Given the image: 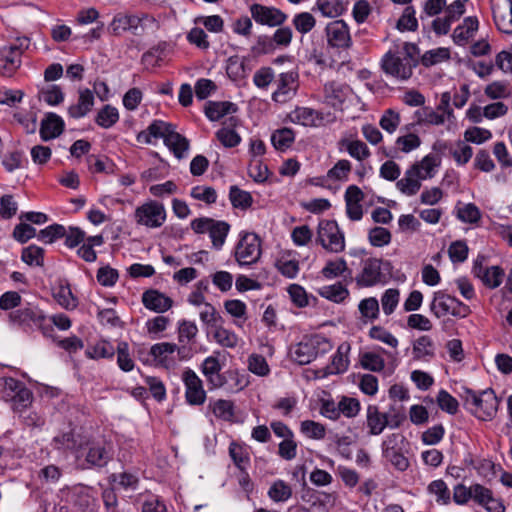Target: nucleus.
I'll return each mask as SVG.
<instances>
[{
  "label": "nucleus",
  "instance_id": "obj_1",
  "mask_svg": "<svg viewBox=\"0 0 512 512\" xmlns=\"http://www.w3.org/2000/svg\"><path fill=\"white\" fill-rule=\"evenodd\" d=\"M419 65V47L416 43L404 42L395 45L381 59V69L386 75L400 81H406L413 75Z\"/></svg>",
  "mask_w": 512,
  "mask_h": 512
},
{
  "label": "nucleus",
  "instance_id": "obj_2",
  "mask_svg": "<svg viewBox=\"0 0 512 512\" xmlns=\"http://www.w3.org/2000/svg\"><path fill=\"white\" fill-rule=\"evenodd\" d=\"M114 445L104 436L88 437L84 449L77 454L76 460L82 470L100 471L114 460Z\"/></svg>",
  "mask_w": 512,
  "mask_h": 512
},
{
  "label": "nucleus",
  "instance_id": "obj_3",
  "mask_svg": "<svg viewBox=\"0 0 512 512\" xmlns=\"http://www.w3.org/2000/svg\"><path fill=\"white\" fill-rule=\"evenodd\" d=\"M464 405L478 419L487 421L496 415L499 400L493 389L488 388L479 393L472 389L465 388L462 394Z\"/></svg>",
  "mask_w": 512,
  "mask_h": 512
},
{
  "label": "nucleus",
  "instance_id": "obj_4",
  "mask_svg": "<svg viewBox=\"0 0 512 512\" xmlns=\"http://www.w3.org/2000/svg\"><path fill=\"white\" fill-rule=\"evenodd\" d=\"M190 226L196 234L208 233L215 250H220L223 247L230 231V225L226 221L209 217L195 218L191 221Z\"/></svg>",
  "mask_w": 512,
  "mask_h": 512
},
{
  "label": "nucleus",
  "instance_id": "obj_5",
  "mask_svg": "<svg viewBox=\"0 0 512 512\" xmlns=\"http://www.w3.org/2000/svg\"><path fill=\"white\" fill-rule=\"evenodd\" d=\"M262 255L261 240L255 233H243L235 247L234 257L240 266H251Z\"/></svg>",
  "mask_w": 512,
  "mask_h": 512
},
{
  "label": "nucleus",
  "instance_id": "obj_6",
  "mask_svg": "<svg viewBox=\"0 0 512 512\" xmlns=\"http://www.w3.org/2000/svg\"><path fill=\"white\" fill-rule=\"evenodd\" d=\"M430 310L437 318L444 317L448 314L464 318L470 313L469 306L463 304L457 298L448 295L444 291L434 292L433 300L430 304Z\"/></svg>",
  "mask_w": 512,
  "mask_h": 512
},
{
  "label": "nucleus",
  "instance_id": "obj_7",
  "mask_svg": "<svg viewBox=\"0 0 512 512\" xmlns=\"http://www.w3.org/2000/svg\"><path fill=\"white\" fill-rule=\"evenodd\" d=\"M321 346L323 353L332 348L327 338L320 335L312 336L308 340L298 343L291 351V357L299 365L309 364L317 357L318 349Z\"/></svg>",
  "mask_w": 512,
  "mask_h": 512
},
{
  "label": "nucleus",
  "instance_id": "obj_8",
  "mask_svg": "<svg viewBox=\"0 0 512 512\" xmlns=\"http://www.w3.org/2000/svg\"><path fill=\"white\" fill-rule=\"evenodd\" d=\"M317 241L322 247L332 253L345 249L344 235L335 220H323L318 225Z\"/></svg>",
  "mask_w": 512,
  "mask_h": 512
},
{
  "label": "nucleus",
  "instance_id": "obj_9",
  "mask_svg": "<svg viewBox=\"0 0 512 512\" xmlns=\"http://www.w3.org/2000/svg\"><path fill=\"white\" fill-rule=\"evenodd\" d=\"M177 352L179 360H189L193 357L192 347L187 345H177L171 342L156 343L151 346L147 355L152 356L157 365L168 367L171 363L169 355Z\"/></svg>",
  "mask_w": 512,
  "mask_h": 512
},
{
  "label": "nucleus",
  "instance_id": "obj_10",
  "mask_svg": "<svg viewBox=\"0 0 512 512\" xmlns=\"http://www.w3.org/2000/svg\"><path fill=\"white\" fill-rule=\"evenodd\" d=\"M366 424L369 435H380L385 428L397 429L403 424L402 414H393L392 419L380 412L377 405H368L366 412Z\"/></svg>",
  "mask_w": 512,
  "mask_h": 512
},
{
  "label": "nucleus",
  "instance_id": "obj_11",
  "mask_svg": "<svg viewBox=\"0 0 512 512\" xmlns=\"http://www.w3.org/2000/svg\"><path fill=\"white\" fill-rule=\"evenodd\" d=\"M134 218L138 225L159 228L166 220V211L162 203L149 201L136 208Z\"/></svg>",
  "mask_w": 512,
  "mask_h": 512
},
{
  "label": "nucleus",
  "instance_id": "obj_12",
  "mask_svg": "<svg viewBox=\"0 0 512 512\" xmlns=\"http://www.w3.org/2000/svg\"><path fill=\"white\" fill-rule=\"evenodd\" d=\"M182 381L185 386V400L191 406H200L206 401V391L203 381L190 368H186L182 373Z\"/></svg>",
  "mask_w": 512,
  "mask_h": 512
},
{
  "label": "nucleus",
  "instance_id": "obj_13",
  "mask_svg": "<svg viewBox=\"0 0 512 512\" xmlns=\"http://www.w3.org/2000/svg\"><path fill=\"white\" fill-rule=\"evenodd\" d=\"M252 19L260 24L269 27L281 26L287 20V14L282 10L262 4L254 3L250 6Z\"/></svg>",
  "mask_w": 512,
  "mask_h": 512
},
{
  "label": "nucleus",
  "instance_id": "obj_14",
  "mask_svg": "<svg viewBox=\"0 0 512 512\" xmlns=\"http://www.w3.org/2000/svg\"><path fill=\"white\" fill-rule=\"evenodd\" d=\"M144 18H146V15L139 17L137 15L119 13L114 16L108 30L114 36H120L124 32H131L133 35L139 36L144 32L142 25Z\"/></svg>",
  "mask_w": 512,
  "mask_h": 512
},
{
  "label": "nucleus",
  "instance_id": "obj_15",
  "mask_svg": "<svg viewBox=\"0 0 512 512\" xmlns=\"http://www.w3.org/2000/svg\"><path fill=\"white\" fill-rule=\"evenodd\" d=\"M328 45L337 49H349L352 38L348 25L343 20H335L325 28Z\"/></svg>",
  "mask_w": 512,
  "mask_h": 512
},
{
  "label": "nucleus",
  "instance_id": "obj_16",
  "mask_svg": "<svg viewBox=\"0 0 512 512\" xmlns=\"http://www.w3.org/2000/svg\"><path fill=\"white\" fill-rule=\"evenodd\" d=\"M200 370L206 378L210 389L222 388L227 384L226 372L221 373L222 366L216 356L212 355L205 358Z\"/></svg>",
  "mask_w": 512,
  "mask_h": 512
},
{
  "label": "nucleus",
  "instance_id": "obj_17",
  "mask_svg": "<svg viewBox=\"0 0 512 512\" xmlns=\"http://www.w3.org/2000/svg\"><path fill=\"white\" fill-rule=\"evenodd\" d=\"M8 317L9 321L13 324L29 328L37 327L42 329L44 334L46 333L43 326L45 316L42 311L37 308L26 307L18 309L9 313Z\"/></svg>",
  "mask_w": 512,
  "mask_h": 512
},
{
  "label": "nucleus",
  "instance_id": "obj_18",
  "mask_svg": "<svg viewBox=\"0 0 512 512\" xmlns=\"http://www.w3.org/2000/svg\"><path fill=\"white\" fill-rule=\"evenodd\" d=\"M484 260L485 258L483 256L477 257L472 267V273L475 277L479 278L485 286L496 288L501 284L504 272L498 266H492L490 268L484 267Z\"/></svg>",
  "mask_w": 512,
  "mask_h": 512
},
{
  "label": "nucleus",
  "instance_id": "obj_19",
  "mask_svg": "<svg viewBox=\"0 0 512 512\" xmlns=\"http://www.w3.org/2000/svg\"><path fill=\"white\" fill-rule=\"evenodd\" d=\"M86 438L87 436L70 430L56 435L52 440V445L58 451H70L77 456L84 449Z\"/></svg>",
  "mask_w": 512,
  "mask_h": 512
},
{
  "label": "nucleus",
  "instance_id": "obj_20",
  "mask_svg": "<svg viewBox=\"0 0 512 512\" xmlns=\"http://www.w3.org/2000/svg\"><path fill=\"white\" fill-rule=\"evenodd\" d=\"M493 19L497 28L512 33V0H491Z\"/></svg>",
  "mask_w": 512,
  "mask_h": 512
},
{
  "label": "nucleus",
  "instance_id": "obj_21",
  "mask_svg": "<svg viewBox=\"0 0 512 512\" xmlns=\"http://www.w3.org/2000/svg\"><path fill=\"white\" fill-rule=\"evenodd\" d=\"M297 72H285L279 75L277 89L272 94V100L277 103H286L297 90Z\"/></svg>",
  "mask_w": 512,
  "mask_h": 512
},
{
  "label": "nucleus",
  "instance_id": "obj_22",
  "mask_svg": "<svg viewBox=\"0 0 512 512\" xmlns=\"http://www.w3.org/2000/svg\"><path fill=\"white\" fill-rule=\"evenodd\" d=\"M382 261L377 258H368L364 262L361 273L356 277V283L360 287H371L381 281Z\"/></svg>",
  "mask_w": 512,
  "mask_h": 512
},
{
  "label": "nucleus",
  "instance_id": "obj_23",
  "mask_svg": "<svg viewBox=\"0 0 512 512\" xmlns=\"http://www.w3.org/2000/svg\"><path fill=\"white\" fill-rule=\"evenodd\" d=\"M143 305L154 312L163 313L173 305V300L158 290L150 289L142 294Z\"/></svg>",
  "mask_w": 512,
  "mask_h": 512
},
{
  "label": "nucleus",
  "instance_id": "obj_24",
  "mask_svg": "<svg viewBox=\"0 0 512 512\" xmlns=\"http://www.w3.org/2000/svg\"><path fill=\"white\" fill-rule=\"evenodd\" d=\"M64 130V121L55 113H48L41 121L40 136L43 141L58 137Z\"/></svg>",
  "mask_w": 512,
  "mask_h": 512
},
{
  "label": "nucleus",
  "instance_id": "obj_25",
  "mask_svg": "<svg viewBox=\"0 0 512 512\" xmlns=\"http://www.w3.org/2000/svg\"><path fill=\"white\" fill-rule=\"evenodd\" d=\"M237 110V105L230 101H207L204 107V113L210 121H218Z\"/></svg>",
  "mask_w": 512,
  "mask_h": 512
},
{
  "label": "nucleus",
  "instance_id": "obj_26",
  "mask_svg": "<svg viewBox=\"0 0 512 512\" xmlns=\"http://www.w3.org/2000/svg\"><path fill=\"white\" fill-rule=\"evenodd\" d=\"M93 105V92L88 88L80 89L78 102L68 108V114L75 119L82 118L91 111Z\"/></svg>",
  "mask_w": 512,
  "mask_h": 512
},
{
  "label": "nucleus",
  "instance_id": "obj_27",
  "mask_svg": "<svg viewBox=\"0 0 512 512\" xmlns=\"http://www.w3.org/2000/svg\"><path fill=\"white\" fill-rule=\"evenodd\" d=\"M21 66V56L9 46L0 49V73L5 77H11Z\"/></svg>",
  "mask_w": 512,
  "mask_h": 512
},
{
  "label": "nucleus",
  "instance_id": "obj_28",
  "mask_svg": "<svg viewBox=\"0 0 512 512\" xmlns=\"http://www.w3.org/2000/svg\"><path fill=\"white\" fill-rule=\"evenodd\" d=\"M249 59L234 55L228 58L226 65V73L233 81L245 79L251 71L248 67Z\"/></svg>",
  "mask_w": 512,
  "mask_h": 512
},
{
  "label": "nucleus",
  "instance_id": "obj_29",
  "mask_svg": "<svg viewBox=\"0 0 512 512\" xmlns=\"http://www.w3.org/2000/svg\"><path fill=\"white\" fill-rule=\"evenodd\" d=\"M420 171H417V166H411L406 172L405 176L398 180L396 183L397 188L408 196L415 195L420 187Z\"/></svg>",
  "mask_w": 512,
  "mask_h": 512
},
{
  "label": "nucleus",
  "instance_id": "obj_30",
  "mask_svg": "<svg viewBox=\"0 0 512 512\" xmlns=\"http://www.w3.org/2000/svg\"><path fill=\"white\" fill-rule=\"evenodd\" d=\"M479 22L476 17H466L463 23L454 29L453 41L457 45H465L478 30Z\"/></svg>",
  "mask_w": 512,
  "mask_h": 512
},
{
  "label": "nucleus",
  "instance_id": "obj_31",
  "mask_svg": "<svg viewBox=\"0 0 512 512\" xmlns=\"http://www.w3.org/2000/svg\"><path fill=\"white\" fill-rule=\"evenodd\" d=\"M351 350V346L348 342L341 343L335 355L332 357L331 366H328V374H339L343 373L348 369L349 358L348 353Z\"/></svg>",
  "mask_w": 512,
  "mask_h": 512
},
{
  "label": "nucleus",
  "instance_id": "obj_32",
  "mask_svg": "<svg viewBox=\"0 0 512 512\" xmlns=\"http://www.w3.org/2000/svg\"><path fill=\"white\" fill-rule=\"evenodd\" d=\"M164 144L173 152L174 156L181 159L189 149V140L176 132L174 127L165 135Z\"/></svg>",
  "mask_w": 512,
  "mask_h": 512
},
{
  "label": "nucleus",
  "instance_id": "obj_33",
  "mask_svg": "<svg viewBox=\"0 0 512 512\" xmlns=\"http://www.w3.org/2000/svg\"><path fill=\"white\" fill-rule=\"evenodd\" d=\"M198 327L194 321L182 319L177 323V338L180 345L191 347L196 342Z\"/></svg>",
  "mask_w": 512,
  "mask_h": 512
},
{
  "label": "nucleus",
  "instance_id": "obj_34",
  "mask_svg": "<svg viewBox=\"0 0 512 512\" xmlns=\"http://www.w3.org/2000/svg\"><path fill=\"white\" fill-rule=\"evenodd\" d=\"M318 294L334 303H343L349 297V290L341 282L333 285H325L318 289Z\"/></svg>",
  "mask_w": 512,
  "mask_h": 512
},
{
  "label": "nucleus",
  "instance_id": "obj_35",
  "mask_svg": "<svg viewBox=\"0 0 512 512\" xmlns=\"http://www.w3.org/2000/svg\"><path fill=\"white\" fill-rule=\"evenodd\" d=\"M450 59V49L446 47H439L426 51L421 55L419 51V64L425 68L432 67Z\"/></svg>",
  "mask_w": 512,
  "mask_h": 512
},
{
  "label": "nucleus",
  "instance_id": "obj_36",
  "mask_svg": "<svg viewBox=\"0 0 512 512\" xmlns=\"http://www.w3.org/2000/svg\"><path fill=\"white\" fill-rule=\"evenodd\" d=\"M413 355L414 359L427 360L435 355V345L433 340L427 336H420L413 343Z\"/></svg>",
  "mask_w": 512,
  "mask_h": 512
},
{
  "label": "nucleus",
  "instance_id": "obj_37",
  "mask_svg": "<svg viewBox=\"0 0 512 512\" xmlns=\"http://www.w3.org/2000/svg\"><path fill=\"white\" fill-rule=\"evenodd\" d=\"M209 407L216 418L232 421L235 415V405L231 400L218 399L210 402Z\"/></svg>",
  "mask_w": 512,
  "mask_h": 512
},
{
  "label": "nucleus",
  "instance_id": "obj_38",
  "mask_svg": "<svg viewBox=\"0 0 512 512\" xmlns=\"http://www.w3.org/2000/svg\"><path fill=\"white\" fill-rule=\"evenodd\" d=\"M340 144L345 147L351 157L358 161L365 160L371 155L368 146L363 141L342 139Z\"/></svg>",
  "mask_w": 512,
  "mask_h": 512
},
{
  "label": "nucleus",
  "instance_id": "obj_39",
  "mask_svg": "<svg viewBox=\"0 0 512 512\" xmlns=\"http://www.w3.org/2000/svg\"><path fill=\"white\" fill-rule=\"evenodd\" d=\"M229 455L237 468L244 472L250 464V457L247 449L235 441L229 445Z\"/></svg>",
  "mask_w": 512,
  "mask_h": 512
},
{
  "label": "nucleus",
  "instance_id": "obj_40",
  "mask_svg": "<svg viewBox=\"0 0 512 512\" xmlns=\"http://www.w3.org/2000/svg\"><path fill=\"white\" fill-rule=\"evenodd\" d=\"M229 199L234 208H240L243 210L250 208L253 203L251 194L240 189L236 185L230 187Z\"/></svg>",
  "mask_w": 512,
  "mask_h": 512
},
{
  "label": "nucleus",
  "instance_id": "obj_41",
  "mask_svg": "<svg viewBox=\"0 0 512 512\" xmlns=\"http://www.w3.org/2000/svg\"><path fill=\"white\" fill-rule=\"evenodd\" d=\"M119 120L118 110L111 106L105 105L96 115L95 122L102 128L108 129L115 125Z\"/></svg>",
  "mask_w": 512,
  "mask_h": 512
},
{
  "label": "nucleus",
  "instance_id": "obj_42",
  "mask_svg": "<svg viewBox=\"0 0 512 512\" xmlns=\"http://www.w3.org/2000/svg\"><path fill=\"white\" fill-rule=\"evenodd\" d=\"M21 260L29 266L42 267L44 265V249L33 244L29 245L23 248Z\"/></svg>",
  "mask_w": 512,
  "mask_h": 512
},
{
  "label": "nucleus",
  "instance_id": "obj_43",
  "mask_svg": "<svg viewBox=\"0 0 512 512\" xmlns=\"http://www.w3.org/2000/svg\"><path fill=\"white\" fill-rule=\"evenodd\" d=\"M276 47L273 43L271 36L259 35L255 43L251 46L250 52L253 57L257 58L263 55L274 53Z\"/></svg>",
  "mask_w": 512,
  "mask_h": 512
},
{
  "label": "nucleus",
  "instance_id": "obj_44",
  "mask_svg": "<svg viewBox=\"0 0 512 512\" xmlns=\"http://www.w3.org/2000/svg\"><path fill=\"white\" fill-rule=\"evenodd\" d=\"M268 496L274 502H285L292 496V488L283 480H276L268 490Z\"/></svg>",
  "mask_w": 512,
  "mask_h": 512
},
{
  "label": "nucleus",
  "instance_id": "obj_45",
  "mask_svg": "<svg viewBox=\"0 0 512 512\" xmlns=\"http://www.w3.org/2000/svg\"><path fill=\"white\" fill-rule=\"evenodd\" d=\"M85 353L91 359L112 358L115 354V348L110 342L101 340L89 347Z\"/></svg>",
  "mask_w": 512,
  "mask_h": 512
},
{
  "label": "nucleus",
  "instance_id": "obj_46",
  "mask_svg": "<svg viewBox=\"0 0 512 512\" xmlns=\"http://www.w3.org/2000/svg\"><path fill=\"white\" fill-rule=\"evenodd\" d=\"M213 337L222 347L234 348L238 344L237 335L233 331L224 328L222 324L214 328Z\"/></svg>",
  "mask_w": 512,
  "mask_h": 512
},
{
  "label": "nucleus",
  "instance_id": "obj_47",
  "mask_svg": "<svg viewBox=\"0 0 512 512\" xmlns=\"http://www.w3.org/2000/svg\"><path fill=\"white\" fill-rule=\"evenodd\" d=\"M295 134L293 130L289 128H282L279 130H276L271 137V141L273 146L277 150L284 151L285 149L289 148L291 144L294 142Z\"/></svg>",
  "mask_w": 512,
  "mask_h": 512
},
{
  "label": "nucleus",
  "instance_id": "obj_48",
  "mask_svg": "<svg viewBox=\"0 0 512 512\" xmlns=\"http://www.w3.org/2000/svg\"><path fill=\"white\" fill-rule=\"evenodd\" d=\"M117 353V364L124 372H130L134 369V361L129 352V345L125 341H120L115 350Z\"/></svg>",
  "mask_w": 512,
  "mask_h": 512
},
{
  "label": "nucleus",
  "instance_id": "obj_49",
  "mask_svg": "<svg viewBox=\"0 0 512 512\" xmlns=\"http://www.w3.org/2000/svg\"><path fill=\"white\" fill-rule=\"evenodd\" d=\"M66 235V228L61 224H52L42 229L37 234V238L45 244H51Z\"/></svg>",
  "mask_w": 512,
  "mask_h": 512
},
{
  "label": "nucleus",
  "instance_id": "obj_50",
  "mask_svg": "<svg viewBox=\"0 0 512 512\" xmlns=\"http://www.w3.org/2000/svg\"><path fill=\"white\" fill-rule=\"evenodd\" d=\"M347 271L349 272V274H351V271L349 270L345 259L339 258L335 261H328L326 265L322 268L321 274L326 279H333L340 275H343Z\"/></svg>",
  "mask_w": 512,
  "mask_h": 512
},
{
  "label": "nucleus",
  "instance_id": "obj_51",
  "mask_svg": "<svg viewBox=\"0 0 512 512\" xmlns=\"http://www.w3.org/2000/svg\"><path fill=\"white\" fill-rule=\"evenodd\" d=\"M17 394H13V398L10 402H12V408L14 411L23 412L28 406L31 405L33 400L32 392L25 386H21L19 390H17Z\"/></svg>",
  "mask_w": 512,
  "mask_h": 512
},
{
  "label": "nucleus",
  "instance_id": "obj_52",
  "mask_svg": "<svg viewBox=\"0 0 512 512\" xmlns=\"http://www.w3.org/2000/svg\"><path fill=\"white\" fill-rule=\"evenodd\" d=\"M292 122L303 126H312L316 120L315 110L307 107H297L289 115Z\"/></svg>",
  "mask_w": 512,
  "mask_h": 512
},
{
  "label": "nucleus",
  "instance_id": "obj_53",
  "mask_svg": "<svg viewBox=\"0 0 512 512\" xmlns=\"http://www.w3.org/2000/svg\"><path fill=\"white\" fill-rule=\"evenodd\" d=\"M337 409L340 415L343 414L347 418H354L359 414L360 402L356 398L343 396L337 403Z\"/></svg>",
  "mask_w": 512,
  "mask_h": 512
},
{
  "label": "nucleus",
  "instance_id": "obj_54",
  "mask_svg": "<svg viewBox=\"0 0 512 512\" xmlns=\"http://www.w3.org/2000/svg\"><path fill=\"white\" fill-rule=\"evenodd\" d=\"M293 25L301 34L309 33L316 25L314 16L309 12H301L294 16Z\"/></svg>",
  "mask_w": 512,
  "mask_h": 512
},
{
  "label": "nucleus",
  "instance_id": "obj_55",
  "mask_svg": "<svg viewBox=\"0 0 512 512\" xmlns=\"http://www.w3.org/2000/svg\"><path fill=\"white\" fill-rule=\"evenodd\" d=\"M361 366L369 371L380 372L385 367L384 359L376 353L365 352L361 355L360 359Z\"/></svg>",
  "mask_w": 512,
  "mask_h": 512
},
{
  "label": "nucleus",
  "instance_id": "obj_56",
  "mask_svg": "<svg viewBox=\"0 0 512 512\" xmlns=\"http://www.w3.org/2000/svg\"><path fill=\"white\" fill-rule=\"evenodd\" d=\"M276 269L286 278L293 279L299 273V262L296 259H278L275 263Z\"/></svg>",
  "mask_w": 512,
  "mask_h": 512
},
{
  "label": "nucleus",
  "instance_id": "obj_57",
  "mask_svg": "<svg viewBox=\"0 0 512 512\" xmlns=\"http://www.w3.org/2000/svg\"><path fill=\"white\" fill-rule=\"evenodd\" d=\"M457 218L464 223L475 224L481 219V212L474 203H468L457 209Z\"/></svg>",
  "mask_w": 512,
  "mask_h": 512
},
{
  "label": "nucleus",
  "instance_id": "obj_58",
  "mask_svg": "<svg viewBox=\"0 0 512 512\" xmlns=\"http://www.w3.org/2000/svg\"><path fill=\"white\" fill-rule=\"evenodd\" d=\"M397 29L400 31H416L418 28V21L415 17V10L412 6H407L404 9L402 16L398 19Z\"/></svg>",
  "mask_w": 512,
  "mask_h": 512
},
{
  "label": "nucleus",
  "instance_id": "obj_59",
  "mask_svg": "<svg viewBox=\"0 0 512 512\" xmlns=\"http://www.w3.org/2000/svg\"><path fill=\"white\" fill-rule=\"evenodd\" d=\"M316 8L323 16L330 18L338 17L346 10L343 3L337 1L332 3L328 0H317Z\"/></svg>",
  "mask_w": 512,
  "mask_h": 512
},
{
  "label": "nucleus",
  "instance_id": "obj_60",
  "mask_svg": "<svg viewBox=\"0 0 512 512\" xmlns=\"http://www.w3.org/2000/svg\"><path fill=\"white\" fill-rule=\"evenodd\" d=\"M200 319L204 324L213 329L223 323L222 316L210 303H205L204 309L200 312Z\"/></svg>",
  "mask_w": 512,
  "mask_h": 512
},
{
  "label": "nucleus",
  "instance_id": "obj_61",
  "mask_svg": "<svg viewBox=\"0 0 512 512\" xmlns=\"http://www.w3.org/2000/svg\"><path fill=\"white\" fill-rule=\"evenodd\" d=\"M301 432L311 439H323L326 434L324 425L313 420H305L301 422Z\"/></svg>",
  "mask_w": 512,
  "mask_h": 512
},
{
  "label": "nucleus",
  "instance_id": "obj_62",
  "mask_svg": "<svg viewBox=\"0 0 512 512\" xmlns=\"http://www.w3.org/2000/svg\"><path fill=\"white\" fill-rule=\"evenodd\" d=\"M54 298L59 305L67 310H72L77 306V299L67 286H60L57 292L54 293Z\"/></svg>",
  "mask_w": 512,
  "mask_h": 512
},
{
  "label": "nucleus",
  "instance_id": "obj_63",
  "mask_svg": "<svg viewBox=\"0 0 512 512\" xmlns=\"http://www.w3.org/2000/svg\"><path fill=\"white\" fill-rule=\"evenodd\" d=\"M406 443L405 437L401 433H392L382 442V453L386 455L392 451L402 450L403 445Z\"/></svg>",
  "mask_w": 512,
  "mask_h": 512
},
{
  "label": "nucleus",
  "instance_id": "obj_64",
  "mask_svg": "<svg viewBox=\"0 0 512 512\" xmlns=\"http://www.w3.org/2000/svg\"><path fill=\"white\" fill-rule=\"evenodd\" d=\"M437 404L438 406L445 412L454 415L458 411V401L452 395H450L446 390H440L437 395Z\"/></svg>",
  "mask_w": 512,
  "mask_h": 512
}]
</instances>
